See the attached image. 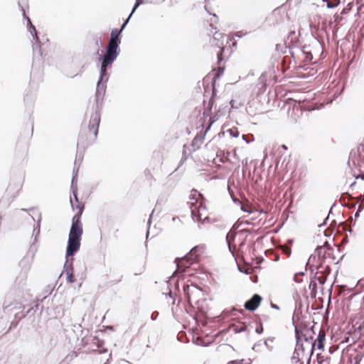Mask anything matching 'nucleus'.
Masks as SVG:
<instances>
[{
	"mask_svg": "<svg viewBox=\"0 0 364 364\" xmlns=\"http://www.w3.org/2000/svg\"><path fill=\"white\" fill-rule=\"evenodd\" d=\"M191 215L193 219L198 222L208 221L210 212L206 207V202L204 203H200L198 207L192 208Z\"/></svg>",
	"mask_w": 364,
	"mask_h": 364,
	"instance_id": "obj_5",
	"label": "nucleus"
},
{
	"mask_svg": "<svg viewBox=\"0 0 364 364\" xmlns=\"http://www.w3.org/2000/svg\"><path fill=\"white\" fill-rule=\"evenodd\" d=\"M285 252H286V254H287V255H288V254H289V253H290V250H289V248L287 247V248H286V250H285Z\"/></svg>",
	"mask_w": 364,
	"mask_h": 364,
	"instance_id": "obj_29",
	"label": "nucleus"
},
{
	"mask_svg": "<svg viewBox=\"0 0 364 364\" xmlns=\"http://www.w3.org/2000/svg\"><path fill=\"white\" fill-rule=\"evenodd\" d=\"M214 5H215V6H216V7H218V4H216V2L215 3V4H214Z\"/></svg>",
	"mask_w": 364,
	"mask_h": 364,
	"instance_id": "obj_41",
	"label": "nucleus"
},
{
	"mask_svg": "<svg viewBox=\"0 0 364 364\" xmlns=\"http://www.w3.org/2000/svg\"><path fill=\"white\" fill-rule=\"evenodd\" d=\"M132 16V13L129 14V18H127V21L125 22L127 23V21H129V18Z\"/></svg>",
	"mask_w": 364,
	"mask_h": 364,
	"instance_id": "obj_33",
	"label": "nucleus"
},
{
	"mask_svg": "<svg viewBox=\"0 0 364 364\" xmlns=\"http://www.w3.org/2000/svg\"><path fill=\"white\" fill-rule=\"evenodd\" d=\"M360 178H361L363 180L364 179V174H362V175H360Z\"/></svg>",
	"mask_w": 364,
	"mask_h": 364,
	"instance_id": "obj_38",
	"label": "nucleus"
},
{
	"mask_svg": "<svg viewBox=\"0 0 364 364\" xmlns=\"http://www.w3.org/2000/svg\"><path fill=\"white\" fill-rule=\"evenodd\" d=\"M260 330H262V328H257L256 331L257 333H261V331Z\"/></svg>",
	"mask_w": 364,
	"mask_h": 364,
	"instance_id": "obj_31",
	"label": "nucleus"
},
{
	"mask_svg": "<svg viewBox=\"0 0 364 364\" xmlns=\"http://www.w3.org/2000/svg\"><path fill=\"white\" fill-rule=\"evenodd\" d=\"M203 143V137L202 136L196 135L191 144L190 146L184 145L183 146V156L184 159H187L193 151H197L201 146Z\"/></svg>",
	"mask_w": 364,
	"mask_h": 364,
	"instance_id": "obj_6",
	"label": "nucleus"
},
{
	"mask_svg": "<svg viewBox=\"0 0 364 364\" xmlns=\"http://www.w3.org/2000/svg\"><path fill=\"white\" fill-rule=\"evenodd\" d=\"M235 237H236V233L234 231H230L228 233L226 238H227V241L228 242L230 247H231V245L235 246V245L233 244Z\"/></svg>",
	"mask_w": 364,
	"mask_h": 364,
	"instance_id": "obj_23",
	"label": "nucleus"
},
{
	"mask_svg": "<svg viewBox=\"0 0 364 364\" xmlns=\"http://www.w3.org/2000/svg\"><path fill=\"white\" fill-rule=\"evenodd\" d=\"M140 4H141V2L139 1V0H137L136 4L135 6L134 7V9H133V10H132V13H133V12L135 11L136 8V7H137Z\"/></svg>",
	"mask_w": 364,
	"mask_h": 364,
	"instance_id": "obj_28",
	"label": "nucleus"
},
{
	"mask_svg": "<svg viewBox=\"0 0 364 364\" xmlns=\"http://www.w3.org/2000/svg\"><path fill=\"white\" fill-rule=\"evenodd\" d=\"M132 16V13L129 14V18H127V21L125 22L127 23V21H129V18Z\"/></svg>",
	"mask_w": 364,
	"mask_h": 364,
	"instance_id": "obj_35",
	"label": "nucleus"
},
{
	"mask_svg": "<svg viewBox=\"0 0 364 364\" xmlns=\"http://www.w3.org/2000/svg\"><path fill=\"white\" fill-rule=\"evenodd\" d=\"M330 272V269L328 267H326L325 270L323 272H322V274L321 276H318L316 278H317V280L318 281V282L321 284H323L326 281V279H327V275L329 274Z\"/></svg>",
	"mask_w": 364,
	"mask_h": 364,
	"instance_id": "obj_21",
	"label": "nucleus"
},
{
	"mask_svg": "<svg viewBox=\"0 0 364 364\" xmlns=\"http://www.w3.org/2000/svg\"><path fill=\"white\" fill-rule=\"evenodd\" d=\"M100 122V114L98 111H96L91 116L87 134H92L94 138H96V136L97 135V132H98Z\"/></svg>",
	"mask_w": 364,
	"mask_h": 364,
	"instance_id": "obj_7",
	"label": "nucleus"
},
{
	"mask_svg": "<svg viewBox=\"0 0 364 364\" xmlns=\"http://www.w3.org/2000/svg\"><path fill=\"white\" fill-rule=\"evenodd\" d=\"M260 330H262V328H257L256 331L257 333H261V331Z\"/></svg>",
	"mask_w": 364,
	"mask_h": 364,
	"instance_id": "obj_30",
	"label": "nucleus"
},
{
	"mask_svg": "<svg viewBox=\"0 0 364 364\" xmlns=\"http://www.w3.org/2000/svg\"><path fill=\"white\" fill-rule=\"evenodd\" d=\"M125 26L126 23L122 25L120 30L113 29L111 32L110 40L108 43L106 53L102 58L100 69V80H99L97 85L98 87H100V81L102 80L104 76H105L107 74V68L111 66L118 55L117 50L121 42L119 36Z\"/></svg>",
	"mask_w": 364,
	"mask_h": 364,
	"instance_id": "obj_1",
	"label": "nucleus"
},
{
	"mask_svg": "<svg viewBox=\"0 0 364 364\" xmlns=\"http://www.w3.org/2000/svg\"><path fill=\"white\" fill-rule=\"evenodd\" d=\"M74 199L75 200L72 198H70L72 208L74 211H76V213L73 217H78L79 219H81V215L85 208L84 203L79 201L75 193H74Z\"/></svg>",
	"mask_w": 364,
	"mask_h": 364,
	"instance_id": "obj_11",
	"label": "nucleus"
},
{
	"mask_svg": "<svg viewBox=\"0 0 364 364\" xmlns=\"http://www.w3.org/2000/svg\"><path fill=\"white\" fill-rule=\"evenodd\" d=\"M215 0H205L204 7H205V9L210 14H213V18L211 19V21H213L214 23H217L218 17L216 16V15L215 14L213 13L215 11V9L212 6L213 4H215Z\"/></svg>",
	"mask_w": 364,
	"mask_h": 364,
	"instance_id": "obj_18",
	"label": "nucleus"
},
{
	"mask_svg": "<svg viewBox=\"0 0 364 364\" xmlns=\"http://www.w3.org/2000/svg\"><path fill=\"white\" fill-rule=\"evenodd\" d=\"M325 338L326 333L324 331L321 330L319 331L316 341L312 343L311 344V353L313 352L314 348L316 346L318 349L323 350Z\"/></svg>",
	"mask_w": 364,
	"mask_h": 364,
	"instance_id": "obj_15",
	"label": "nucleus"
},
{
	"mask_svg": "<svg viewBox=\"0 0 364 364\" xmlns=\"http://www.w3.org/2000/svg\"><path fill=\"white\" fill-rule=\"evenodd\" d=\"M132 16V13L129 14V18H127V21L125 22L127 23V21H129V18Z\"/></svg>",
	"mask_w": 364,
	"mask_h": 364,
	"instance_id": "obj_34",
	"label": "nucleus"
},
{
	"mask_svg": "<svg viewBox=\"0 0 364 364\" xmlns=\"http://www.w3.org/2000/svg\"><path fill=\"white\" fill-rule=\"evenodd\" d=\"M113 279L110 280V284L114 285L122 281L123 275L120 273H113Z\"/></svg>",
	"mask_w": 364,
	"mask_h": 364,
	"instance_id": "obj_22",
	"label": "nucleus"
},
{
	"mask_svg": "<svg viewBox=\"0 0 364 364\" xmlns=\"http://www.w3.org/2000/svg\"><path fill=\"white\" fill-rule=\"evenodd\" d=\"M65 273L67 275V282L70 284H73L75 282V277L73 274V268L72 266L66 267L65 269Z\"/></svg>",
	"mask_w": 364,
	"mask_h": 364,
	"instance_id": "obj_20",
	"label": "nucleus"
},
{
	"mask_svg": "<svg viewBox=\"0 0 364 364\" xmlns=\"http://www.w3.org/2000/svg\"><path fill=\"white\" fill-rule=\"evenodd\" d=\"M23 185V181L21 179L16 184L10 183L8 186L6 191L11 195L16 196L19 191L21 189Z\"/></svg>",
	"mask_w": 364,
	"mask_h": 364,
	"instance_id": "obj_17",
	"label": "nucleus"
},
{
	"mask_svg": "<svg viewBox=\"0 0 364 364\" xmlns=\"http://www.w3.org/2000/svg\"><path fill=\"white\" fill-rule=\"evenodd\" d=\"M260 330H262V328H257L256 331L257 333H261V331Z\"/></svg>",
	"mask_w": 364,
	"mask_h": 364,
	"instance_id": "obj_32",
	"label": "nucleus"
},
{
	"mask_svg": "<svg viewBox=\"0 0 364 364\" xmlns=\"http://www.w3.org/2000/svg\"><path fill=\"white\" fill-rule=\"evenodd\" d=\"M262 301V297L258 294H254L253 296L245 302V308L249 311L255 310Z\"/></svg>",
	"mask_w": 364,
	"mask_h": 364,
	"instance_id": "obj_13",
	"label": "nucleus"
},
{
	"mask_svg": "<svg viewBox=\"0 0 364 364\" xmlns=\"http://www.w3.org/2000/svg\"><path fill=\"white\" fill-rule=\"evenodd\" d=\"M132 16V13L129 14V18H127V21L125 22L127 23V21H129V18Z\"/></svg>",
	"mask_w": 364,
	"mask_h": 364,
	"instance_id": "obj_37",
	"label": "nucleus"
},
{
	"mask_svg": "<svg viewBox=\"0 0 364 364\" xmlns=\"http://www.w3.org/2000/svg\"><path fill=\"white\" fill-rule=\"evenodd\" d=\"M225 36L220 32H215L210 40L211 46L214 48V53L217 55L218 63H220L223 61V53L224 52V38Z\"/></svg>",
	"mask_w": 364,
	"mask_h": 364,
	"instance_id": "obj_4",
	"label": "nucleus"
},
{
	"mask_svg": "<svg viewBox=\"0 0 364 364\" xmlns=\"http://www.w3.org/2000/svg\"><path fill=\"white\" fill-rule=\"evenodd\" d=\"M205 246L204 245H198L193 247L186 255L192 262L196 264L200 261L201 256L205 253Z\"/></svg>",
	"mask_w": 364,
	"mask_h": 364,
	"instance_id": "obj_9",
	"label": "nucleus"
},
{
	"mask_svg": "<svg viewBox=\"0 0 364 364\" xmlns=\"http://www.w3.org/2000/svg\"><path fill=\"white\" fill-rule=\"evenodd\" d=\"M247 328V327L244 322L238 321L230 326L229 331L237 333L246 331Z\"/></svg>",
	"mask_w": 364,
	"mask_h": 364,
	"instance_id": "obj_16",
	"label": "nucleus"
},
{
	"mask_svg": "<svg viewBox=\"0 0 364 364\" xmlns=\"http://www.w3.org/2000/svg\"><path fill=\"white\" fill-rule=\"evenodd\" d=\"M132 16V13L129 14V18H127V21L125 22L127 23V21H129V18Z\"/></svg>",
	"mask_w": 364,
	"mask_h": 364,
	"instance_id": "obj_36",
	"label": "nucleus"
},
{
	"mask_svg": "<svg viewBox=\"0 0 364 364\" xmlns=\"http://www.w3.org/2000/svg\"><path fill=\"white\" fill-rule=\"evenodd\" d=\"M80 239H76L69 237L68 245L67 247L66 255L67 256L73 255L80 248Z\"/></svg>",
	"mask_w": 364,
	"mask_h": 364,
	"instance_id": "obj_12",
	"label": "nucleus"
},
{
	"mask_svg": "<svg viewBox=\"0 0 364 364\" xmlns=\"http://www.w3.org/2000/svg\"><path fill=\"white\" fill-rule=\"evenodd\" d=\"M318 268H322V265H320L319 267H317V269Z\"/></svg>",
	"mask_w": 364,
	"mask_h": 364,
	"instance_id": "obj_39",
	"label": "nucleus"
},
{
	"mask_svg": "<svg viewBox=\"0 0 364 364\" xmlns=\"http://www.w3.org/2000/svg\"><path fill=\"white\" fill-rule=\"evenodd\" d=\"M23 15L24 18L27 19V26L28 31H30L33 37L36 39V43L33 44V60H39L41 58H43L44 52L42 48V46L41 44L39 38L38 37L36 29L35 26L32 24V22L29 17L26 16L24 9H23Z\"/></svg>",
	"mask_w": 364,
	"mask_h": 364,
	"instance_id": "obj_2",
	"label": "nucleus"
},
{
	"mask_svg": "<svg viewBox=\"0 0 364 364\" xmlns=\"http://www.w3.org/2000/svg\"><path fill=\"white\" fill-rule=\"evenodd\" d=\"M228 364H243L242 360H232L229 362Z\"/></svg>",
	"mask_w": 364,
	"mask_h": 364,
	"instance_id": "obj_27",
	"label": "nucleus"
},
{
	"mask_svg": "<svg viewBox=\"0 0 364 364\" xmlns=\"http://www.w3.org/2000/svg\"><path fill=\"white\" fill-rule=\"evenodd\" d=\"M218 67L217 69H214L213 71L215 72V74L213 77V82L215 83V80L219 78L224 73L225 65L223 64V61L219 63L218 62Z\"/></svg>",
	"mask_w": 364,
	"mask_h": 364,
	"instance_id": "obj_19",
	"label": "nucleus"
},
{
	"mask_svg": "<svg viewBox=\"0 0 364 364\" xmlns=\"http://www.w3.org/2000/svg\"><path fill=\"white\" fill-rule=\"evenodd\" d=\"M316 283L315 281H311L309 285V289L311 290V294H314L315 295L316 293Z\"/></svg>",
	"mask_w": 364,
	"mask_h": 364,
	"instance_id": "obj_25",
	"label": "nucleus"
},
{
	"mask_svg": "<svg viewBox=\"0 0 364 364\" xmlns=\"http://www.w3.org/2000/svg\"><path fill=\"white\" fill-rule=\"evenodd\" d=\"M183 291L190 305L197 304L203 296V290L194 284L185 286Z\"/></svg>",
	"mask_w": 364,
	"mask_h": 364,
	"instance_id": "obj_3",
	"label": "nucleus"
},
{
	"mask_svg": "<svg viewBox=\"0 0 364 364\" xmlns=\"http://www.w3.org/2000/svg\"><path fill=\"white\" fill-rule=\"evenodd\" d=\"M83 230L81 223V219L78 217H73L72 220V226L70 230L69 237L80 239L82 235Z\"/></svg>",
	"mask_w": 364,
	"mask_h": 364,
	"instance_id": "obj_8",
	"label": "nucleus"
},
{
	"mask_svg": "<svg viewBox=\"0 0 364 364\" xmlns=\"http://www.w3.org/2000/svg\"><path fill=\"white\" fill-rule=\"evenodd\" d=\"M302 275H304V274H303V273H301V274H295V276H294V280H295V282H301V279H299V276H302Z\"/></svg>",
	"mask_w": 364,
	"mask_h": 364,
	"instance_id": "obj_26",
	"label": "nucleus"
},
{
	"mask_svg": "<svg viewBox=\"0 0 364 364\" xmlns=\"http://www.w3.org/2000/svg\"><path fill=\"white\" fill-rule=\"evenodd\" d=\"M206 202L201 193L196 190H192L189 196V200L188 203L190 205L191 211L192 212V208L198 207L200 203H204Z\"/></svg>",
	"mask_w": 364,
	"mask_h": 364,
	"instance_id": "obj_10",
	"label": "nucleus"
},
{
	"mask_svg": "<svg viewBox=\"0 0 364 364\" xmlns=\"http://www.w3.org/2000/svg\"><path fill=\"white\" fill-rule=\"evenodd\" d=\"M176 262L178 270L181 272H185L187 268L195 264L194 262H192L190 258L187 257V255L181 258L176 259Z\"/></svg>",
	"mask_w": 364,
	"mask_h": 364,
	"instance_id": "obj_14",
	"label": "nucleus"
},
{
	"mask_svg": "<svg viewBox=\"0 0 364 364\" xmlns=\"http://www.w3.org/2000/svg\"><path fill=\"white\" fill-rule=\"evenodd\" d=\"M327 3L328 8H333L338 6L340 3V0H323Z\"/></svg>",
	"mask_w": 364,
	"mask_h": 364,
	"instance_id": "obj_24",
	"label": "nucleus"
},
{
	"mask_svg": "<svg viewBox=\"0 0 364 364\" xmlns=\"http://www.w3.org/2000/svg\"><path fill=\"white\" fill-rule=\"evenodd\" d=\"M214 5H215V6H216V7H218V4H216V2L215 3V4H214Z\"/></svg>",
	"mask_w": 364,
	"mask_h": 364,
	"instance_id": "obj_40",
	"label": "nucleus"
}]
</instances>
